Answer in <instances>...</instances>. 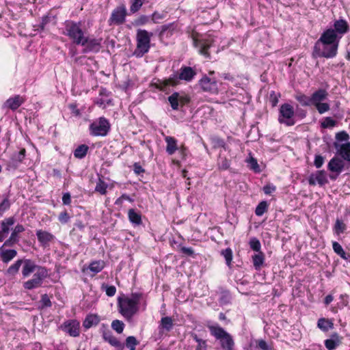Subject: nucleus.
Returning a JSON list of instances; mask_svg holds the SVG:
<instances>
[{"mask_svg": "<svg viewBox=\"0 0 350 350\" xmlns=\"http://www.w3.org/2000/svg\"><path fill=\"white\" fill-rule=\"evenodd\" d=\"M22 274L24 278L28 277L31 273L37 272L39 268H44V267L37 265L34 261L30 259L23 260Z\"/></svg>", "mask_w": 350, "mask_h": 350, "instance_id": "19", "label": "nucleus"}, {"mask_svg": "<svg viewBox=\"0 0 350 350\" xmlns=\"http://www.w3.org/2000/svg\"><path fill=\"white\" fill-rule=\"evenodd\" d=\"M110 129L111 124L105 117H100L94 120L89 126L90 135L95 137H105Z\"/></svg>", "mask_w": 350, "mask_h": 350, "instance_id": "5", "label": "nucleus"}, {"mask_svg": "<svg viewBox=\"0 0 350 350\" xmlns=\"http://www.w3.org/2000/svg\"><path fill=\"white\" fill-rule=\"evenodd\" d=\"M19 241V239H16L10 235L8 239L5 240L3 245L1 246L3 248L5 246L6 247H12L14 244L17 243Z\"/></svg>", "mask_w": 350, "mask_h": 350, "instance_id": "58", "label": "nucleus"}, {"mask_svg": "<svg viewBox=\"0 0 350 350\" xmlns=\"http://www.w3.org/2000/svg\"><path fill=\"white\" fill-rule=\"evenodd\" d=\"M345 167V163L342 159L337 157H334L330 159L327 164V169L332 173L340 174Z\"/></svg>", "mask_w": 350, "mask_h": 350, "instance_id": "20", "label": "nucleus"}, {"mask_svg": "<svg viewBox=\"0 0 350 350\" xmlns=\"http://www.w3.org/2000/svg\"><path fill=\"white\" fill-rule=\"evenodd\" d=\"M25 149L23 148L18 152H14L10 159L5 163V170L8 171L16 170L22 163L25 157Z\"/></svg>", "mask_w": 350, "mask_h": 350, "instance_id": "13", "label": "nucleus"}, {"mask_svg": "<svg viewBox=\"0 0 350 350\" xmlns=\"http://www.w3.org/2000/svg\"><path fill=\"white\" fill-rule=\"evenodd\" d=\"M23 264V260L20 259L16 260L13 265H12L7 270V273L10 275H16L21 266Z\"/></svg>", "mask_w": 350, "mask_h": 350, "instance_id": "42", "label": "nucleus"}, {"mask_svg": "<svg viewBox=\"0 0 350 350\" xmlns=\"http://www.w3.org/2000/svg\"><path fill=\"white\" fill-rule=\"evenodd\" d=\"M265 262V254L260 252L252 256V262L256 270H260Z\"/></svg>", "mask_w": 350, "mask_h": 350, "instance_id": "32", "label": "nucleus"}, {"mask_svg": "<svg viewBox=\"0 0 350 350\" xmlns=\"http://www.w3.org/2000/svg\"><path fill=\"white\" fill-rule=\"evenodd\" d=\"M100 332L102 333L103 339L108 342L113 347H118L120 342L113 336L111 332L109 329L107 325L103 324L100 327Z\"/></svg>", "mask_w": 350, "mask_h": 350, "instance_id": "21", "label": "nucleus"}, {"mask_svg": "<svg viewBox=\"0 0 350 350\" xmlns=\"http://www.w3.org/2000/svg\"><path fill=\"white\" fill-rule=\"evenodd\" d=\"M153 36L152 32L146 29H139L136 33V48L133 55L136 57H142L147 53L150 49V40Z\"/></svg>", "mask_w": 350, "mask_h": 350, "instance_id": "4", "label": "nucleus"}, {"mask_svg": "<svg viewBox=\"0 0 350 350\" xmlns=\"http://www.w3.org/2000/svg\"><path fill=\"white\" fill-rule=\"evenodd\" d=\"M268 203L267 201H261L255 209V214L257 216H262L268 210Z\"/></svg>", "mask_w": 350, "mask_h": 350, "instance_id": "43", "label": "nucleus"}, {"mask_svg": "<svg viewBox=\"0 0 350 350\" xmlns=\"http://www.w3.org/2000/svg\"><path fill=\"white\" fill-rule=\"evenodd\" d=\"M126 16L127 10L126 5L121 4L111 12V16L108 19V24L109 26L123 25L126 22Z\"/></svg>", "mask_w": 350, "mask_h": 350, "instance_id": "8", "label": "nucleus"}, {"mask_svg": "<svg viewBox=\"0 0 350 350\" xmlns=\"http://www.w3.org/2000/svg\"><path fill=\"white\" fill-rule=\"evenodd\" d=\"M249 244H250V248L252 250H254L256 252H261L260 251L261 244H260V241L257 238H256V237L251 238L250 240Z\"/></svg>", "mask_w": 350, "mask_h": 350, "instance_id": "47", "label": "nucleus"}, {"mask_svg": "<svg viewBox=\"0 0 350 350\" xmlns=\"http://www.w3.org/2000/svg\"><path fill=\"white\" fill-rule=\"evenodd\" d=\"M221 255L226 260V265L230 267L232 260V252L230 248H226L221 251Z\"/></svg>", "mask_w": 350, "mask_h": 350, "instance_id": "48", "label": "nucleus"}, {"mask_svg": "<svg viewBox=\"0 0 350 350\" xmlns=\"http://www.w3.org/2000/svg\"><path fill=\"white\" fill-rule=\"evenodd\" d=\"M103 268L104 262L103 261H94L89 266V269L95 273H99Z\"/></svg>", "mask_w": 350, "mask_h": 350, "instance_id": "45", "label": "nucleus"}, {"mask_svg": "<svg viewBox=\"0 0 350 350\" xmlns=\"http://www.w3.org/2000/svg\"><path fill=\"white\" fill-rule=\"evenodd\" d=\"M145 0H131L130 12L133 14L138 12L143 5Z\"/></svg>", "mask_w": 350, "mask_h": 350, "instance_id": "44", "label": "nucleus"}, {"mask_svg": "<svg viewBox=\"0 0 350 350\" xmlns=\"http://www.w3.org/2000/svg\"><path fill=\"white\" fill-rule=\"evenodd\" d=\"M41 309L49 308L52 306V303L51 299L47 294H44L41 296V299L40 301Z\"/></svg>", "mask_w": 350, "mask_h": 350, "instance_id": "51", "label": "nucleus"}, {"mask_svg": "<svg viewBox=\"0 0 350 350\" xmlns=\"http://www.w3.org/2000/svg\"><path fill=\"white\" fill-rule=\"evenodd\" d=\"M217 166L219 170H226L229 169L230 166V161L225 157H221V154H219L217 159Z\"/></svg>", "mask_w": 350, "mask_h": 350, "instance_id": "37", "label": "nucleus"}, {"mask_svg": "<svg viewBox=\"0 0 350 350\" xmlns=\"http://www.w3.org/2000/svg\"><path fill=\"white\" fill-rule=\"evenodd\" d=\"M165 141L167 144L166 152L168 154L172 155L177 150H178L177 140L174 137L166 136L165 137Z\"/></svg>", "mask_w": 350, "mask_h": 350, "instance_id": "27", "label": "nucleus"}, {"mask_svg": "<svg viewBox=\"0 0 350 350\" xmlns=\"http://www.w3.org/2000/svg\"><path fill=\"white\" fill-rule=\"evenodd\" d=\"M62 329L70 336L77 337L79 335V322L77 320H68L61 325Z\"/></svg>", "mask_w": 350, "mask_h": 350, "instance_id": "17", "label": "nucleus"}, {"mask_svg": "<svg viewBox=\"0 0 350 350\" xmlns=\"http://www.w3.org/2000/svg\"><path fill=\"white\" fill-rule=\"evenodd\" d=\"M25 230V228L21 224H17L14 228L12 230L11 233V236L14 238L19 239L18 234L23 232Z\"/></svg>", "mask_w": 350, "mask_h": 350, "instance_id": "56", "label": "nucleus"}, {"mask_svg": "<svg viewBox=\"0 0 350 350\" xmlns=\"http://www.w3.org/2000/svg\"><path fill=\"white\" fill-rule=\"evenodd\" d=\"M199 85L204 92L211 94H217L218 92L217 82L214 79L207 76H204L199 81Z\"/></svg>", "mask_w": 350, "mask_h": 350, "instance_id": "15", "label": "nucleus"}, {"mask_svg": "<svg viewBox=\"0 0 350 350\" xmlns=\"http://www.w3.org/2000/svg\"><path fill=\"white\" fill-rule=\"evenodd\" d=\"M334 146L336 149H338V153L343 160L347 161L350 163V142L342 145H339L337 142H334Z\"/></svg>", "mask_w": 350, "mask_h": 350, "instance_id": "24", "label": "nucleus"}, {"mask_svg": "<svg viewBox=\"0 0 350 350\" xmlns=\"http://www.w3.org/2000/svg\"><path fill=\"white\" fill-rule=\"evenodd\" d=\"M196 75V71L189 66H182L178 72L172 75L167 79V84L176 85L180 80L191 81Z\"/></svg>", "mask_w": 350, "mask_h": 350, "instance_id": "7", "label": "nucleus"}, {"mask_svg": "<svg viewBox=\"0 0 350 350\" xmlns=\"http://www.w3.org/2000/svg\"><path fill=\"white\" fill-rule=\"evenodd\" d=\"M206 327L211 335L219 341L222 350H233L234 342L230 334L217 323H208Z\"/></svg>", "mask_w": 350, "mask_h": 350, "instance_id": "2", "label": "nucleus"}, {"mask_svg": "<svg viewBox=\"0 0 350 350\" xmlns=\"http://www.w3.org/2000/svg\"><path fill=\"white\" fill-rule=\"evenodd\" d=\"M324 163V157L320 154L316 155L314 164L317 168H320Z\"/></svg>", "mask_w": 350, "mask_h": 350, "instance_id": "63", "label": "nucleus"}, {"mask_svg": "<svg viewBox=\"0 0 350 350\" xmlns=\"http://www.w3.org/2000/svg\"><path fill=\"white\" fill-rule=\"evenodd\" d=\"M89 150V147L85 144L79 146L74 151V156L77 159L84 158Z\"/></svg>", "mask_w": 350, "mask_h": 350, "instance_id": "38", "label": "nucleus"}, {"mask_svg": "<svg viewBox=\"0 0 350 350\" xmlns=\"http://www.w3.org/2000/svg\"><path fill=\"white\" fill-rule=\"evenodd\" d=\"M63 33L76 45L83 44V41H85L84 38L87 36V33L81 28V23L73 21L65 22Z\"/></svg>", "mask_w": 350, "mask_h": 350, "instance_id": "3", "label": "nucleus"}, {"mask_svg": "<svg viewBox=\"0 0 350 350\" xmlns=\"http://www.w3.org/2000/svg\"><path fill=\"white\" fill-rule=\"evenodd\" d=\"M105 293L109 297L113 296L116 293V288L114 286H105Z\"/></svg>", "mask_w": 350, "mask_h": 350, "instance_id": "64", "label": "nucleus"}, {"mask_svg": "<svg viewBox=\"0 0 350 350\" xmlns=\"http://www.w3.org/2000/svg\"><path fill=\"white\" fill-rule=\"evenodd\" d=\"M111 328L118 334L122 333L124 328V323L120 320H113L111 323Z\"/></svg>", "mask_w": 350, "mask_h": 350, "instance_id": "46", "label": "nucleus"}, {"mask_svg": "<svg viewBox=\"0 0 350 350\" xmlns=\"http://www.w3.org/2000/svg\"><path fill=\"white\" fill-rule=\"evenodd\" d=\"M36 236L40 245L44 247L49 246L50 242L55 239L53 234L42 230H38L36 231Z\"/></svg>", "mask_w": 350, "mask_h": 350, "instance_id": "22", "label": "nucleus"}, {"mask_svg": "<svg viewBox=\"0 0 350 350\" xmlns=\"http://www.w3.org/2000/svg\"><path fill=\"white\" fill-rule=\"evenodd\" d=\"M248 163L250 165L251 169H252L255 172H260V167L256 159L251 157L248 160Z\"/></svg>", "mask_w": 350, "mask_h": 350, "instance_id": "59", "label": "nucleus"}, {"mask_svg": "<svg viewBox=\"0 0 350 350\" xmlns=\"http://www.w3.org/2000/svg\"><path fill=\"white\" fill-rule=\"evenodd\" d=\"M295 99L304 107H308L312 105L310 97L306 96V94L299 93L295 96Z\"/></svg>", "mask_w": 350, "mask_h": 350, "instance_id": "39", "label": "nucleus"}, {"mask_svg": "<svg viewBox=\"0 0 350 350\" xmlns=\"http://www.w3.org/2000/svg\"><path fill=\"white\" fill-rule=\"evenodd\" d=\"M193 45L198 49V53L206 58H210L209 49L213 46V38L208 36L202 38H193Z\"/></svg>", "mask_w": 350, "mask_h": 350, "instance_id": "11", "label": "nucleus"}, {"mask_svg": "<svg viewBox=\"0 0 350 350\" xmlns=\"http://www.w3.org/2000/svg\"><path fill=\"white\" fill-rule=\"evenodd\" d=\"M15 219L13 217L5 218L1 222L0 242H2L8 237L10 228L14 224Z\"/></svg>", "mask_w": 350, "mask_h": 350, "instance_id": "18", "label": "nucleus"}, {"mask_svg": "<svg viewBox=\"0 0 350 350\" xmlns=\"http://www.w3.org/2000/svg\"><path fill=\"white\" fill-rule=\"evenodd\" d=\"M295 116L294 109L292 105L288 103H284L280 107V115L278 121L281 124L286 126H293L295 124L293 119Z\"/></svg>", "mask_w": 350, "mask_h": 350, "instance_id": "9", "label": "nucleus"}, {"mask_svg": "<svg viewBox=\"0 0 350 350\" xmlns=\"http://www.w3.org/2000/svg\"><path fill=\"white\" fill-rule=\"evenodd\" d=\"M327 92L323 89H319L315 91L310 96L312 105L316 106L325 100L327 97Z\"/></svg>", "mask_w": 350, "mask_h": 350, "instance_id": "25", "label": "nucleus"}, {"mask_svg": "<svg viewBox=\"0 0 350 350\" xmlns=\"http://www.w3.org/2000/svg\"><path fill=\"white\" fill-rule=\"evenodd\" d=\"M317 326L323 331L327 332L333 327V323L327 319H320L318 321Z\"/></svg>", "mask_w": 350, "mask_h": 350, "instance_id": "41", "label": "nucleus"}, {"mask_svg": "<svg viewBox=\"0 0 350 350\" xmlns=\"http://www.w3.org/2000/svg\"><path fill=\"white\" fill-rule=\"evenodd\" d=\"M340 343V337L335 333L331 336V338L325 340V346L328 350H334Z\"/></svg>", "mask_w": 350, "mask_h": 350, "instance_id": "28", "label": "nucleus"}, {"mask_svg": "<svg viewBox=\"0 0 350 350\" xmlns=\"http://www.w3.org/2000/svg\"><path fill=\"white\" fill-rule=\"evenodd\" d=\"M142 296V293H133L130 297L118 299L119 312L127 321H131L138 312Z\"/></svg>", "mask_w": 350, "mask_h": 350, "instance_id": "1", "label": "nucleus"}, {"mask_svg": "<svg viewBox=\"0 0 350 350\" xmlns=\"http://www.w3.org/2000/svg\"><path fill=\"white\" fill-rule=\"evenodd\" d=\"M10 204L9 200L8 198H5L0 203V216L3 215V213L10 208Z\"/></svg>", "mask_w": 350, "mask_h": 350, "instance_id": "57", "label": "nucleus"}, {"mask_svg": "<svg viewBox=\"0 0 350 350\" xmlns=\"http://www.w3.org/2000/svg\"><path fill=\"white\" fill-rule=\"evenodd\" d=\"M138 344V342L135 337L134 336H129L126 339V346L127 348H129L130 350H135V347Z\"/></svg>", "mask_w": 350, "mask_h": 350, "instance_id": "52", "label": "nucleus"}, {"mask_svg": "<svg viewBox=\"0 0 350 350\" xmlns=\"http://www.w3.org/2000/svg\"><path fill=\"white\" fill-rule=\"evenodd\" d=\"M70 218V217L68 213L66 211H64L59 214V215L58 217V220L61 224H64L69 221Z\"/></svg>", "mask_w": 350, "mask_h": 350, "instance_id": "60", "label": "nucleus"}, {"mask_svg": "<svg viewBox=\"0 0 350 350\" xmlns=\"http://www.w3.org/2000/svg\"><path fill=\"white\" fill-rule=\"evenodd\" d=\"M341 38L337 35L336 32L332 28L326 29L321 35L319 39L316 42L319 44H330L339 46V42Z\"/></svg>", "mask_w": 350, "mask_h": 350, "instance_id": "14", "label": "nucleus"}, {"mask_svg": "<svg viewBox=\"0 0 350 350\" xmlns=\"http://www.w3.org/2000/svg\"><path fill=\"white\" fill-rule=\"evenodd\" d=\"M338 46L336 44H321L315 42L312 56L314 57H325L327 59L334 58L338 53Z\"/></svg>", "mask_w": 350, "mask_h": 350, "instance_id": "6", "label": "nucleus"}, {"mask_svg": "<svg viewBox=\"0 0 350 350\" xmlns=\"http://www.w3.org/2000/svg\"><path fill=\"white\" fill-rule=\"evenodd\" d=\"M173 325L172 319L170 317H165L161 319L159 329L170 332L173 328Z\"/></svg>", "mask_w": 350, "mask_h": 350, "instance_id": "34", "label": "nucleus"}, {"mask_svg": "<svg viewBox=\"0 0 350 350\" xmlns=\"http://www.w3.org/2000/svg\"><path fill=\"white\" fill-rule=\"evenodd\" d=\"M308 181L311 186H314L317 184L323 186L328 183L327 174L325 170H318L309 176Z\"/></svg>", "mask_w": 350, "mask_h": 350, "instance_id": "16", "label": "nucleus"}, {"mask_svg": "<svg viewBox=\"0 0 350 350\" xmlns=\"http://www.w3.org/2000/svg\"><path fill=\"white\" fill-rule=\"evenodd\" d=\"M183 98L178 92H174L168 97V101L174 110H178L179 102L183 101Z\"/></svg>", "mask_w": 350, "mask_h": 350, "instance_id": "33", "label": "nucleus"}, {"mask_svg": "<svg viewBox=\"0 0 350 350\" xmlns=\"http://www.w3.org/2000/svg\"><path fill=\"white\" fill-rule=\"evenodd\" d=\"M315 107L320 114H323L329 110V105L326 103L321 102V103L317 105Z\"/></svg>", "mask_w": 350, "mask_h": 350, "instance_id": "54", "label": "nucleus"}, {"mask_svg": "<svg viewBox=\"0 0 350 350\" xmlns=\"http://www.w3.org/2000/svg\"><path fill=\"white\" fill-rule=\"evenodd\" d=\"M48 276V270L46 268H39L37 272L34 273L33 278L24 282L23 286L25 289L31 290L38 288L42 284L43 280Z\"/></svg>", "mask_w": 350, "mask_h": 350, "instance_id": "10", "label": "nucleus"}, {"mask_svg": "<svg viewBox=\"0 0 350 350\" xmlns=\"http://www.w3.org/2000/svg\"><path fill=\"white\" fill-rule=\"evenodd\" d=\"M0 250L2 260L5 263L10 262L17 255V252L15 250H3L2 247Z\"/></svg>", "mask_w": 350, "mask_h": 350, "instance_id": "31", "label": "nucleus"}, {"mask_svg": "<svg viewBox=\"0 0 350 350\" xmlns=\"http://www.w3.org/2000/svg\"><path fill=\"white\" fill-rule=\"evenodd\" d=\"M165 17V14L163 12H154L151 15V19L154 23H157L160 20L163 19Z\"/></svg>", "mask_w": 350, "mask_h": 350, "instance_id": "55", "label": "nucleus"}, {"mask_svg": "<svg viewBox=\"0 0 350 350\" xmlns=\"http://www.w3.org/2000/svg\"><path fill=\"white\" fill-rule=\"evenodd\" d=\"M349 138V134L346 131H340L336 134V139L338 141H347Z\"/></svg>", "mask_w": 350, "mask_h": 350, "instance_id": "61", "label": "nucleus"}, {"mask_svg": "<svg viewBox=\"0 0 350 350\" xmlns=\"http://www.w3.org/2000/svg\"><path fill=\"white\" fill-rule=\"evenodd\" d=\"M347 230V225L345 222L340 219H336L334 226L333 227V231L336 235H340L345 232Z\"/></svg>", "mask_w": 350, "mask_h": 350, "instance_id": "36", "label": "nucleus"}, {"mask_svg": "<svg viewBox=\"0 0 350 350\" xmlns=\"http://www.w3.org/2000/svg\"><path fill=\"white\" fill-rule=\"evenodd\" d=\"M336 124V121L333 120L330 117H326L324 119V121L321 123V126L323 128H329V127H334Z\"/></svg>", "mask_w": 350, "mask_h": 350, "instance_id": "53", "label": "nucleus"}, {"mask_svg": "<svg viewBox=\"0 0 350 350\" xmlns=\"http://www.w3.org/2000/svg\"><path fill=\"white\" fill-rule=\"evenodd\" d=\"M264 193L267 195H270L276 190V187L273 184H267L262 189Z\"/></svg>", "mask_w": 350, "mask_h": 350, "instance_id": "62", "label": "nucleus"}, {"mask_svg": "<svg viewBox=\"0 0 350 350\" xmlns=\"http://www.w3.org/2000/svg\"><path fill=\"white\" fill-rule=\"evenodd\" d=\"M334 29L337 35L342 38L344 34L349 31V26L347 22L344 19L336 20L334 22Z\"/></svg>", "mask_w": 350, "mask_h": 350, "instance_id": "23", "label": "nucleus"}, {"mask_svg": "<svg viewBox=\"0 0 350 350\" xmlns=\"http://www.w3.org/2000/svg\"><path fill=\"white\" fill-rule=\"evenodd\" d=\"M24 99L20 95H16L14 97L8 98L4 103V106L12 110L17 109L23 103Z\"/></svg>", "mask_w": 350, "mask_h": 350, "instance_id": "26", "label": "nucleus"}, {"mask_svg": "<svg viewBox=\"0 0 350 350\" xmlns=\"http://www.w3.org/2000/svg\"><path fill=\"white\" fill-rule=\"evenodd\" d=\"M332 248L336 254H337L340 258L344 260H348L350 257L349 254H347L342 246L336 241L332 243Z\"/></svg>", "mask_w": 350, "mask_h": 350, "instance_id": "35", "label": "nucleus"}, {"mask_svg": "<svg viewBox=\"0 0 350 350\" xmlns=\"http://www.w3.org/2000/svg\"><path fill=\"white\" fill-rule=\"evenodd\" d=\"M128 217L130 222L134 226H139L142 223L141 214L133 208L129 210Z\"/></svg>", "mask_w": 350, "mask_h": 350, "instance_id": "30", "label": "nucleus"}, {"mask_svg": "<svg viewBox=\"0 0 350 350\" xmlns=\"http://www.w3.org/2000/svg\"><path fill=\"white\" fill-rule=\"evenodd\" d=\"M107 185L101 179H99L96 183L95 191L99 192L102 195L107 193Z\"/></svg>", "mask_w": 350, "mask_h": 350, "instance_id": "50", "label": "nucleus"}, {"mask_svg": "<svg viewBox=\"0 0 350 350\" xmlns=\"http://www.w3.org/2000/svg\"><path fill=\"white\" fill-rule=\"evenodd\" d=\"M193 339L198 343L195 350H206L207 343L206 340L200 338L197 334H192Z\"/></svg>", "mask_w": 350, "mask_h": 350, "instance_id": "40", "label": "nucleus"}, {"mask_svg": "<svg viewBox=\"0 0 350 350\" xmlns=\"http://www.w3.org/2000/svg\"><path fill=\"white\" fill-rule=\"evenodd\" d=\"M100 322V317L97 314H88L86 316L83 322V326L85 329H90L92 326H95Z\"/></svg>", "mask_w": 350, "mask_h": 350, "instance_id": "29", "label": "nucleus"}, {"mask_svg": "<svg viewBox=\"0 0 350 350\" xmlns=\"http://www.w3.org/2000/svg\"><path fill=\"white\" fill-rule=\"evenodd\" d=\"M83 44L80 46H83V53H98L101 48V38H91L88 34L84 38Z\"/></svg>", "mask_w": 350, "mask_h": 350, "instance_id": "12", "label": "nucleus"}, {"mask_svg": "<svg viewBox=\"0 0 350 350\" xmlns=\"http://www.w3.org/2000/svg\"><path fill=\"white\" fill-rule=\"evenodd\" d=\"M150 21V16L146 15H140L137 18H136L133 25L134 26H142L147 24Z\"/></svg>", "mask_w": 350, "mask_h": 350, "instance_id": "49", "label": "nucleus"}]
</instances>
